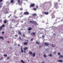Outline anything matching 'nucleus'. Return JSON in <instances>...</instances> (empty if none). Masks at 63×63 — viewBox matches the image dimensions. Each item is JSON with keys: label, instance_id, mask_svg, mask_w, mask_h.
Returning a JSON list of instances; mask_svg holds the SVG:
<instances>
[{"label": "nucleus", "instance_id": "1", "mask_svg": "<svg viewBox=\"0 0 63 63\" xmlns=\"http://www.w3.org/2000/svg\"><path fill=\"white\" fill-rule=\"evenodd\" d=\"M23 1H27V0H21L20 1V0H18V2L19 5H21L22 4Z\"/></svg>", "mask_w": 63, "mask_h": 63}, {"label": "nucleus", "instance_id": "2", "mask_svg": "<svg viewBox=\"0 0 63 63\" xmlns=\"http://www.w3.org/2000/svg\"><path fill=\"white\" fill-rule=\"evenodd\" d=\"M29 54H31V55L33 57H34L35 56V53H33L32 52H29Z\"/></svg>", "mask_w": 63, "mask_h": 63}, {"label": "nucleus", "instance_id": "3", "mask_svg": "<svg viewBox=\"0 0 63 63\" xmlns=\"http://www.w3.org/2000/svg\"><path fill=\"white\" fill-rule=\"evenodd\" d=\"M57 4H58L56 2H55L54 3V6L55 7L56 9L58 8V6L57 5Z\"/></svg>", "mask_w": 63, "mask_h": 63}, {"label": "nucleus", "instance_id": "4", "mask_svg": "<svg viewBox=\"0 0 63 63\" xmlns=\"http://www.w3.org/2000/svg\"><path fill=\"white\" fill-rule=\"evenodd\" d=\"M30 23H34V24H37V22L36 21H30Z\"/></svg>", "mask_w": 63, "mask_h": 63}, {"label": "nucleus", "instance_id": "5", "mask_svg": "<svg viewBox=\"0 0 63 63\" xmlns=\"http://www.w3.org/2000/svg\"><path fill=\"white\" fill-rule=\"evenodd\" d=\"M29 13L28 12H25L24 13V15H29Z\"/></svg>", "mask_w": 63, "mask_h": 63}, {"label": "nucleus", "instance_id": "6", "mask_svg": "<svg viewBox=\"0 0 63 63\" xmlns=\"http://www.w3.org/2000/svg\"><path fill=\"white\" fill-rule=\"evenodd\" d=\"M34 6H35L34 4H32L30 5V8H31V7H34Z\"/></svg>", "mask_w": 63, "mask_h": 63}, {"label": "nucleus", "instance_id": "7", "mask_svg": "<svg viewBox=\"0 0 63 63\" xmlns=\"http://www.w3.org/2000/svg\"><path fill=\"white\" fill-rule=\"evenodd\" d=\"M28 40H27L26 42H25L24 43V44L25 45H27V44H28Z\"/></svg>", "mask_w": 63, "mask_h": 63}, {"label": "nucleus", "instance_id": "8", "mask_svg": "<svg viewBox=\"0 0 63 63\" xmlns=\"http://www.w3.org/2000/svg\"><path fill=\"white\" fill-rule=\"evenodd\" d=\"M5 26V25H3L2 26H1L0 27V30H2V28L3 27H4Z\"/></svg>", "mask_w": 63, "mask_h": 63}, {"label": "nucleus", "instance_id": "9", "mask_svg": "<svg viewBox=\"0 0 63 63\" xmlns=\"http://www.w3.org/2000/svg\"><path fill=\"white\" fill-rule=\"evenodd\" d=\"M44 45H46V46H48V45H49V44H48V43H44Z\"/></svg>", "mask_w": 63, "mask_h": 63}, {"label": "nucleus", "instance_id": "10", "mask_svg": "<svg viewBox=\"0 0 63 63\" xmlns=\"http://www.w3.org/2000/svg\"><path fill=\"white\" fill-rule=\"evenodd\" d=\"M63 61L62 60H60L58 61V62H62Z\"/></svg>", "mask_w": 63, "mask_h": 63}, {"label": "nucleus", "instance_id": "11", "mask_svg": "<svg viewBox=\"0 0 63 63\" xmlns=\"http://www.w3.org/2000/svg\"><path fill=\"white\" fill-rule=\"evenodd\" d=\"M9 9L8 8H7V9H5V11H9Z\"/></svg>", "mask_w": 63, "mask_h": 63}, {"label": "nucleus", "instance_id": "12", "mask_svg": "<svg viewBox=\"0 0 63 63\" xmlns=\"http://www.w3.org/2000/svg\"><path fill=\"white\" fill-rule=\"evenodd\" d=\"M27 49V48L26 47H25L24 48V50H26Z\"/></svg>", "mask_w": 63, "mask_h": 63}, {"label": "nucleus", "instance_id": "13", "mask_svg": "<svg viewBox=\"0 0 63 63\" xmlns=\"http://www.w3.org/2000/svg\"><path fill=\"white\" fill-rule=\"evenodd\" d=\"M31 35H35V32H32L31 33Z\"/></svg>", "mask_w": 63, "mask_h": 63}, {"label": "nucleus", "instance_id": "14", "mask_svg": "<svg viewBox=\"0 0 63 63\" xmlns=\"http://www.w3.org/2000/svg\"><path fill=\"white\" fill-rule=\"evenodd\" d=\"M21 62H22V63H25V62H24L23 60H21Z\"/></svg>", "mask_w": 63, "mask_h": 63}, {"label": "nucleus", "instance_id": "15", "mask_svg": "<svg viewBox=\"0 0 63 63\" xmlns=\"http://www.w3.org/2000/svg\"><path fill=\"white\" fill-rule=\"evenodd\" d=\"M44 13L46 15H48V12H44Z\"/></svg>", "mask_w": 63, "mask_h": 63}, {"label": "nucleus", "instance_id": "16", "mask_svg": "<svg viewBox=\"0 0 63 63\" xmlns=\"http://www.w3.org/2000/svg\"><path fill=\"white\" fill-rule=\"evenodd\" d=\"M32 29L31 28H30V27H29V29H28V30H31V29Z\"/></svg>", "mask_w": 63, "mask_h": 63}, {"label": "nucleus", "instance_id": "17", "mask_svg": "<svg viewBox=\"0 0 63 63\" xmlns=\"http://www.w3.org/2000/svg\"><path fill=\"white\" fill-rule=\"evenodd\" d=\"M11 3H13L14 2V0H11Z\"/></svg>", "mask_w": 63, "mask_h": 63}, {"label": "nucleus", "instance_id": "18", "mask_svg": "<svg viewBox=\"0 0 63 63\" xmlns=\"http://www.w3.org/2000/svg\"><path fill=\"white\" fill-rule=\"evenodd\" d=\"M52 47H55V45H53V44H52Z\"/></svg>", "mask_w": 63, "mask_h": 63}, {"label": "nucleus", "instance_id": "19", "mask_svg": "<svg viewBox=\"0 0 63 63\" xmlns=\"http://www.w3.org/2000/svg\"><path fill=\"white\" fill-rule=\"evenodd\" d=\"M44 57H47V56L46 55H45V54H44Z\"/></svg>", "mask_w": 63, "mask_h": 63}, {"label": "nucleus", "instance_id": "20", "mask_svg": "<svg viewBox=\"0 0 63 63\" xmlns=\"http://www.w3.org/2000/svg\"><path fill=\"white\" fill-rule=\"evenodd\" d=\"M54 17H55V16H54V15H53L52 16V18H54Z\"/></svg>", "mask_w": 63, "mask_h": 63}, {"label": "nucleus", "instance_id": "21", "mask_svg": "<svg viewBox=\"0 0 63 63\" xmlns=\"http://www.w3.org/2000/svg\"><path fill=\"white\" fill-rule=\"evenodd\" d=\"M59 57H62V58H63V56L62 55H60L59 56Z\"/></svg>", "mask_w": 63, "mask_h": 63}, {"label": "nucleus", "instance_id": "22", "mask_svg": "<svg viewBox=\"0 0 63 63\" xmlns=\"http://www.w3.org/2000/svg\"><path fill=\"white\" fill-rule=\"evenodd\" d=\"M18 34H19L20 35H21V33L20 32H18Z\"/></svg>", "mask_w": 63, "mask_h": 63}, {"label": "nucleus", "instance_id": "23", "mask_svg": "<svg viewBox=\"0 0 63 63\" xmlns=\"http://www.w3.org/2000/svg\"><path fill=\"white\" fill-rule=\"evenodd\" d=\"M36 14H33V16H36Z\"/></svg>", "mask_w": 63, "mask_h": 63}, {"label": "nucleus", "instance_id": "24", "mask_svg": "<svg viewBox=\"0 0 63 63\" xmlns=\"http://www.w3.org/2000/svg\"><path fill=\"white\" fill-rule=\"evenodd\" d=\"M36 44H37L38 45H39V44H40V43L38 42V41L36 42Z\"/></svg>", "mask_w": 63, "mask_h": 63}, {"label": "nucleus", "instance_id": "25", "mask_svg": "<svg viewBox=\"0 0 63 63\" xmlns=\"http://www.w3.org/2000/svg\"><path fill=\"white\" fill-rule=\"evenodd\" d=\"M21 52H22V53H23V49H21Z\"/></svg>", "mask_w": 63, "mask_h": 63}, {"label": "nucleus", "instance_id": "26", "mask_svg": "<svg viewBox=\"0 0 63 63\" xmlns=\"http://www.w3.org/2000/svg\"><path fill=\"white\" fill-rule=\"evenodd\" d=\"M3 55H4V57H6L7 56V55H6V54H5Z\"/></svg>", "mask_w": 63, "mask_h": 63}, {"label": "nucleus", "instance_id": "27", "mask_svg": "<svg viewBox=\"0 0 63 63\" xmlns=\"http://www.w3.org/2000/svg\"><path fill=\"white\" fill-rule=\"evenodd\" d=\"M36 9H37L36 8H34L33 9V10H34V11H36Z\"/></svg>", "mask_w": 63, "mask_h": 63}, {"label": "nucleus", "instance_id": "28", "mask_svg": "<svg viewBox=\"0 0 63 63\" xmlns=\"http://www.w3.org/2000/svg\"><path fill=\"white\" fill-rule=\"evenodd\" d=\"M7 22V21L5 20L4 21V23H6Z\"/></svg>", "mask_w": 63, "mask_h": 63}, {"label": "nucleus", "instance_id": "29", "mask_svg": "<svg viewBox=\"0 0 63 63\" xmlns=\"http://www.w3.org/2000/svg\"><path fill=\"white\" fill-rule=\"evenodd\" d=\"M38 6H36V8L37 9H38Z\"/></svg>", "mask_w": 63, "mask_h": 63}, {"label": "nucleus", "instance_id": "30", "mask_svg": "<svg viewBox=\"0 0 63 63\" xmlns=\"http://www.w3.org/2000/svg\"><path fill=\"white\" fill-rule=\"evenodd\" d=\"M0 39H3V37H0Z\"/></svg>", "mask_w": 63, "mask_h": 63}, {"label": "nucleus", "instance_id": "31", "mask_svg": "<svg viewBox=\"0 0 63 63\" xmlns=\"http://www.w3.org/2000/svg\"><path fill=\"white\" fill-rule=\"evenodd\" d=\"M49 56H52V54H50L49 55Z\"/></svg>", "mask_w": 63, "mask_h": 63}, {"label": "nucleus", "instance_id": "32", "mask_svg": "<svg viewBox=\"0 0 63 63\" xmlns=\"http://www.w3.org/2000/svg\"><path fill=\"white\" fill-rule=\"evenodd\" d=\"M20 10H22V8H20Z\"/></svg>", "mask_w": 63, "mask_h": 63}, {"label": "nucleus", "instance_id": "33", "mask_svg": "<svg viewBox=\"0 0 63 63\" xmlns=\"http://www.w3.org/2000/svg\"><path fill=\"white\" fill-rule=\"evenodd\" d=\"M3 0H0V2H1L3 1Z\"/></svg>", "mask_w": 63, "mask_h": 63}, {"label": "nucleus", "instance_id": "34", "mask_svg": "<svg viewBox=\"0 0 63 63\" xmlns=\"http://www.w3.org/2000/svg\"><path fill=\"white\" fill-rule=\"evenodd\" d=\"M21 49H22V46H21Z\"/></svg>", "mask_w": 63, "mask_h": 63}, {"label": "nucleus", "instance_id": "35", "mask_svg": "<svg viewBox=\"0 0 63 63\" xmlns=\"http://www.w3.org/2000/svg\"><path fill=\"white\" fill-rule=\"evenodd\" d=\"M4 32H2V34H4Z\"/></svg>", "mask_w": 63, "mask_h": 63}, {"label": "nucleus", "instance_id": "36", "mask_svg": "<svg viewBox=\"0 0 63 63\" xmlns=\"http://www.w3.org/2000/svg\"><path fill=\"white\" fill-rule=\"evenodd\" d=\"M58 55H60V53H58Z\"/></svg>", "mask_w": 63, "mask_h": 63}, {"label": "nucleus", "instance_id": "37", "mask_svg": "<svg viewBox=\"0 0 63 63\" xmlns=\"http://www.w3.org/2000/svg\"><path fill=\"white\" fill-rule=\"evenodd\" d=\"M3 4V3H0V5H2Z\"/></svg>", "mask_w": 63, "mask_h": 63}, {"label": "nucleus", "instance_id": "38", "mask_svg": "<svg viewBox=\"0 0 63 63\" xmlns=\"http://www.w3.org/2000/svg\"><path fill=\"white\" fill-rule=\"evenodd\" d=\"M24 52H26V51H25V50H24Z\"/></svg>", "mask_w": 63, "mask_h": 63}, {"label": "nucleus", "instance_id": "39", "mask_svg": "<svg viewBox=\"0 0 63 63\" xmlns=\"http://www.w3.org/2000/svg\"><path fill=\"white\" fill-rule=\"evenodd\" d=\"M54 54H56V52H55L54 53Z\"/></svg>", "mask_w": 63, "mask_h": 63}, {"label": "nucleus", "instance_id": "40", "mask_svg": "<svg viewBox=\"0 0 63 63\" xmlns=\"http://www.w3.org/2000/svg\"><path fill=\"white\" fill-rule=\"evenodd\" d=\"M2 59H3V57H2L0 59V60H2Z\"/></svg>", "mask_w": 63, "mask_h": 63}, {"label": "nucleus", "instance_id": "41", "mask_svg": "<svg viewBox=\"0 0 63 63\" xmlns=\"http://www.w3.org/2000/svg\"><path fill=\"white\" fill-rule=\"evenodd\" d=\"M33 40V38H31V41H32Z\"/></svg>", "mask_w": 63, "mask_h": 63}, {"label": "nucleus", "instance_id": "42", "mask_svg": "<svg viewBox=\"0 0 63 63\" xmlns=\"http://www.w3.org/2000/svg\"><path fill=\"white\" fill-rule=\"evenodd\" d=\"M42 37H43V38H44V36L42 35Z\"/></svg>", "mask_w": 63, "mask_h": 63}, {"label": "nucleus", "instance_id": "43", "mask_svg": "<svg viewBox=\"0 0 63 63\" xmlns=\"http://www.w3.org/2000/svg\"><path fill=\"white\" fill-rule=\"evenodd\" d=\"M18 46H20V44H18Z\"/></svg>", "mask_w": 63, "mask_h": 63}, {"label": "nucleus", "instance_id": "44", "mask_svg": "<svg viewBox=\"0 0 63 63\" xmlns=\"http://www.w3.org/2000/svg\"><path fill=\"white\" fill-rule=\"evenodd\" d=\"M28 32H29V33H31V32H30V31H29Z\"/></svg>", "mask_w": 63, "mask_h": 63}, {"label": "nucleus", "instance_id": "45", "mask_svg": "<svg viewBox=\"0 0 63 63\" xmlns=\"http://www.w3.org/2000/svg\"><path fill=\"white\" fill-rule=\"evenodd\" d=\"M10 48L11 49H12V48L11 47Z\"/></svg>", "mask_w": 63, "mask_h": 63}, {"label": "nucleus", "instance_id": "46", "mask_svg": "<svg viewBox=\"0 0 63 63\" xmlns=\"http://www.w3.org/2000/svg\"><path fill=\"white\" fill-rule=\"evenodd\" d=\"M0 22H2V19H0Z\"/></svg>", "mask_w": 63, "mask_h": 63}, {"label": "nucleus", "instance_id": "47", "mask_svg": "<svg viewBox=\"0 0 63 63\" xmlns=\"http://www.w3.org/2000/svg\"><path fill=\"white\" fill-rule=\"evenodd\" d=\"M23 36H24V37L25 36V35H24V34H23Z\"/></svg>", "mask_w": 63, "mask_h": 63}, {"label": "nucleus", "instance_id": "48", "mask_svg": "<svg viewBox=\"0 0 63 63\" xmlns=\"http://www.w3.org/2000/svg\"><path fill=\"white\" fill-rule=\"evenodd\" d=\"M19 39H20V40H21V37H19Z\"/></svg>", "mask_w": 63, "mask_h": 63}, {"label": "nucleus", "instance_id": "49", "mask_svg": "<svg viewBox=\"0 0 63 63\" xmlns=\"http://www.w3.org/2000/svg\"><path fill=\"white\" fill-rule=\"evenodd\" d=\"M42 16V15H40V16Z\"/></svg>", "mask_w": 63, "mask_h": 63}, {"label": "nucleus", "instance_id": "50", "mask_svg": "<svg viewBox=\"0 0 63 63\" xmlns=\"http://www.w3.org/2000/svg\"><path fill=\"white\" fill-rule=\"evenodd\" d=\"M8 3H9V2H7L6 4H8Z\"/></svg>", "mask_w": 63, "mask_h": 63}, {"label": "nucleus", "instance_id": "51", "mask_svg": "<svg viewBox=\"0 0 63 63\" xmlns=\"http://www.w3.org/2000/svg\"><path fill=\"white\" fill-rule=\"evenodd\" d=\"M15 37H16V36H17V35H15Z\"/></svg>", "mask_w": 63, "mask_h": 63}, {"label": "nucleus", "instance_id": "52", "mask_svg": "<svg viewBox=\"0 0 63 63\" xmlns=\"http://www.w3.org/2000/svg\"><path fill=\"white\" fill-rule=\"evenodd\" d=\"M8 13V12H7L5 13V14H7V13Z\"/></svg>", "mask_w": 63, "mask_h": 63}, {"label": "nucleus", "instance_id": "53", "mask_svg": "<svg viewBox=\"0 0 63 63\" xmlns=\"http://www.w3.org/2000/svg\"><path fill=\"white\" fill-rule=\"evenodd\" d=\"M58 18H59V19H60V18H60V17H59Z\"/></svg>", "mask_w": 63, "mask_h": 63}, {"label": "nucleus", "instance_id": "54", "mask_svg": "<svg viewBox=\"0 0 63 63\" xmlns=\"http://www.w3.org/2000/svg\"><path fill=\"white\" fill-rule=\"evenodd\" d=\"M22 12H21L20 13V14H22Z\"/></svg>", "mask_w": 63, "mask_h": 63}, {"label": "nucleus", "instance_id": "55", "mask_svg": "<svg viewBox=\"0 0 63 63\" xmlns=\"http://www.w3.org/2000/svg\"><path fill=\"white\" fill-rule=\"evenodd\" d=\"M9 57H7V59H9Z\"/></svg>", "mask_w": 63, "mask_h": 63}, {"label": "nucleus", "instance_id": "56", "mask_svg": "<svg viewBox=\"0 0 63 63\" xmlns=\"http://www.w3.org/2000/svg\"><path fill=\"white\" fill-rule=\"evenodd\" d=\"M42 22L44 23V22H44V21H42Z\"/></svg>", "mask_w": 63, "mask_h": 63}, {"label": "nucleus", "instance_id": "57", "mask_svg": "<svg viewBox=\"0 0 63 63\" xmlns=\"http://www.w3.org/2000/svg\"><path fill=\"white\" fill-rule=\"evenodd\" d=\"M12 15L11 14H10V16H11Z\"/></svg>", "mask_w": 63, "mask_h": 63}, {"label": "nucleus", "instance_id": "58", "mask_svg": "<svg viewBox=\"0 0 63 63\" xmlns=\"http://www.w3.org/2000/svg\"><path fill=\"white\" fill-rule=\"evenodd\" d=\"M58 1V2H59L60 1V0H59Z\"/></svg>", "mask_w": 63, "mask_h": 63}, {"label": "nucleus", "instance_id": "59", "mask_svg": "<svg viewBox=\"0 0 63 63\" xmlns=\"http://www.w3.org/2000/svg\"><path fill=\"white\" fill-rule=\"evenodd\" d=\"M7 42H8V43H9V41H7Z\"/></svg>", "mask_w": 63, "mask_h": 63}, {"label": "nucleus", "instance_id": "60", "mask_svg": "<svg viewBox=\"0 0 63 63\" xmlns=\"http://www.w3.org/2000/svg\"><path fill=\"white\" fill-rule=\"evenodd\" d=\"M61 21H63V20H61Z\"/></svg>", "mask_w": 63, "mask_h": 63}, {"label": "nucleus", "instance_id": "61", "mask_svg": "<svg viewBox=\"0 0 63 63\" xmlns=\"http://www.w3.org/2000/svg\"><path fill=\"white\" fill-rule=\"evenodd\" d=\"M16 17V18H17V17L16 16H15Z\"/></svg>", "mask_w": 63, "mask_h": 63}, {"label": "nucleus", "instance_id": "62", "mask_svg": "<svg viewBox=\"0 0 63 63\" xmlns=\"http://www.w3.org/2000/svg\"><path fill=\"white\" fill-rule=\"evenodd\" d=\"M10 17V16H8V17Z\"/></svg>", "mask_w": 63, "mask_h": 63}, {"label": "nucleus", "instance_id": "63", "mask_svg": "<svg viewBox=\"0 0 63 63\" xmlns=\"http://www.w3.org/2000/svg\"><path fill=\"white\" fill-rule=\"evenodd\" d=\"M53 34H54H54H55L54 33Z\"/></svg>", "mask_w": 63, "mask_h": 63}, {"label": "nucleus", "instance_id": "64", "mask_svg": "<svg viewBox=\"0 0 63 63\" xmlns=\"http://www.w3.org/2000/svg\"><path fill=\"white\" fill-rule=\"evenodd\" d=\"M10 28H12V27H10Z\"/></svg>", "mask_w": 63, "mask_h": 63}]
</instances>
